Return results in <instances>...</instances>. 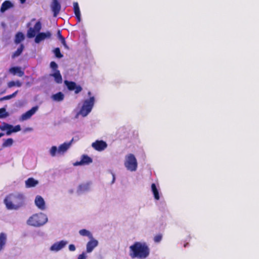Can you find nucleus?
I'll return each instance as SVG.
<instances>
[{
    "label": "nucleus",
    "mask_w": 259,
    "mask_h": 259,
    "mask_svg": "<svg viewBox=\"0 0 259 259\" xmlns=\"http://www.w3.org/2000/svg\"><path fill=\"white\" fill-rule=\"evenodd\" d=\"M151 190L154 195V198L157 200H159L160 198L159 192L154 183H152L151 185Z\"/></svg>",
    "instance_id": "26"
},
{
    "label": "nucleus",
    "mask_w": 259,
    "mask_h": 259,
    "mask_svg": "<svg viewBox=\"0 0 259 259\" xmlns=\"http://www.w3.org/2000/svg\"><path fill=\"white\" fill-rule=\"evenodd\" d=\"M21 130V127L20 125H17L15 126L12 125V128H11V131H7L6 132V135L9 136L12 133H15L19 132Z\"/></svg>",
    "instance_id": "30"
},
{
    "label": "nucleus",
    "mask_w": 259,
    "mask_h": 259,
    "mask_svg": "<svg viewBox=\"0 0 259 259\" xmlns=\"http://www.w3.org/2000/svg\"><path fill=\"white\" fill-rule=\"evenodd\" d=\"M64 83L70 91H74L75 94H78L82 90V88L79 85H77L74 81L65 80Z\"/></svg>",
    "instance_id": "6"
},
{
    "label": "nucleus",
    "mask_w": 259,
    "mask_h": 259,
    "mask_svg": "<svg viewBox=\"0 0 259 259\" xmlns=\"http://www.w3.org/2000/svg\"><path fill=\"white\" fill-rule=\"evenodd\" d=\"M50 67L51 68L55 71V72L57 70L58 65L54 61H52L50 63Z\"/></svg>",
    "instance_id": "35"
},
{
    "label": "nucleus",
    "mask_w": 259,
    "mask_h": 259,
    "mask_svg": "<svg viewBox=\"0 0 259 259\" xmlns=\"http://www.w3.org/2000/svg\"><path fill=\"white\" fill-rule=\"evenodd\" d=\"M60 40H61V43L62 44V45L65 47V48H66L67 49H69V47H68V46L67 45V44L66 43V41H65V38L64 37L62 38V39H60Z\"/></svg>",
    "instance_id": "37"
},
{
    "label": "nucleus",
    "mask_w": 259,
    "mask_h": 259,
    "mask_svg": "<svg viewBox=\"0 0 259 259\" xmlns=\"http://www.w3.org/2000/svg\"><path fill=\"white\" fill-rule=\"evenodd\" d=\"M79 233L80 235L83 236H88L90 239H92L93 235L88 230L86 229H81L79 231Z\"/></svg>",
    "instance_id": "28"
},
{
    "label": "nucleus",
    "mask_w": 259,
    "mask_h": 259,
    "mask_svg": "<svg viewBox=\"0 0 259 259\" xmlns=\"http://www.w3.org/2000/svg\"><path fill=\"white\" fill-rule=\"evenodd\" d=\"M13 140L12 138H8L5 140L2 144L3 148L11 147L13 144Z\"/></svg>",
    "instance_id": "29"
},
{
    "label": "nucleus",
    "mask_w": 259,
    "mask_h": 259,
    "mask_svg": "<svg viewBox=\"0 0 259 259\" xmlns=\"http://www.w3.org/2000/svg\"><path fill=\"white\" fill-rule=\"evenodd\" d=\"M21 85H22V83L20 81L17 80L16 81H15V86H17L18 87H20Z\"/></svg>",
    "instance_id": "42"
},
{
    "label": "nucleus",
    "mask_w": 259,
    "mask_h": 259,
    "mask_svg": "<svg viewBox=\"0 0 259 259\" xmlns=\"http://www.w3.org/2000/svg\"><path fill=\"white\" fill-rule=\"evenodd\" d=\"M9 114L5 108H0V118H4L9 116Z\"/></svg>",
    "instance_id": "31"
},
{
    "label": "nucleus",
    "mask_w": 259,
    "mask_h": 259,
    "mask_svg": "<svg viewBox=\"0 0 259 259\" xmlns=\"http://www.w3.org/2000/svg\"><path fill=\"white\" fill-rule=\"evenodd\" d=\"M75 246L73 244H70L69 245V249L70 251H73L75 250Z\"/></svg>",
    "instance_id": "41"
},
{
    "label": "nucleus",
    "mask_w": 259,
    "mask_h": 259,
    "mask_svg": "<svg viewBox=\"0 0 259 259\" xmlns=\"http://www.w3.org/2000/svg\"><path fill=\"white\" fill-rule=\"evenodd\" d=\"M52 99L57 102H60L64 100V95L61 92H59L52 96Z\"/></svg>",
    "instance_id": "21"
},
{
    "label": "nucleus",
    "mask_w": 259,
    "mask_h": 259,
    "mask_svg": "<svg viewBox=\"0 0 259 259\" xmlns=\"http://www.w3.org/2000/svg\"><path fill=\"white\" fill-rule=\"evenodd\" d=\"M73 10L74 13L75 15V16L77 19L78 22L80 21V12L79 10V7L78 4L77 2H75L73 3Z\"/></svg>",
    "instance_id": "19"
},
{
    "label": "nucleus",
    "mask_w": 259,
    "mask_h": 259,
    "mask_svg": "<svg viewBox=\"0 0 259 259\" xmlns=\"http://www.w3.org/2000/svg\"><path fill=\"white\" fill-rule=\"evenodd\" d=\"M98 244V242L97 240L92 238V239H90V241H89L87 244V252H92L94 248H95Z\"/></svg>",
    "instance_id": "14"
},
{
    "label": "nucleus",
    "mask_w": 259,
    "mask_h": 259,
    "mask_svg": "<svg viewBox=\"0 0 259 259\" xmlns=\"http://www.w3.org/2000/svg\"><path fill=\"white\" fill-rule=\"evenodd\" d=\"M14 86H15V81H11L8 83V87L10 88Z\"/></svg>",
    "instance_id": "38"
},
{
    "label": "nucleus",
    "mask_w": 259,
    "mask_h": 259,
    "mask_svg": "<svg viewBox=\"0 0 259 259\" xmlns=\"http://www.w3.org/2000/svg\"><path fill=\"white\" fill-rule=\"evenodd\" d=\"M95 103V98L92 96L89 99L84 100L79 111V114L82 116H86L92 110Z\"/></svg>",
    "instance_id": "4"
},
{
    "label": "nucleus",
    "mask_w": 259,
    "mask_h": 259,
    "mask_svg": "<svg viewBox=\"0 0 259 259\" xmlns=\"http://www.w3.org/2000/svg\"><path fill=\"white\" fill-rule=\"evenodd\" d=\"M55 56L58 58H61L63 57V55L61 53L60 50L59 48H56L54 51Z\"/></svg>",
    "instance_id": "33"
},
{
    "label": "nucleus",
    "mask_w": 259,
    "mask_h": 259,
    "mask_svg": "<svg viewBox=\"0 0 259 259\" xmlns=\"http://www.w3.org/2000/svg\"><path fill=\"white\" fill-rule=\"evenodd\" d=\"M48 221V218L43 213H36L30 217L27 220L29 225L39 227L44 225Z\"/></svg>",
    "instance_id": "3"
},
{
    "label": "nucleus",
    "mask_w": 259,
    "mask_h": 259,
    "mask_svg": "<svg viewBox=\"0 0 259 259\" xmlns=\"http://www.w3.org/2000/svg\"><path fill=\"white\" fill-rule=\"evenodd\" d=\"M51 35L52 34L50 31L39 33L35 36V42L37 44H38L46 38H51Z\"/></svg>",
    "instance_id": "10"
},
{
    "label": "nucleus",
    "mask_w": 259,
    "mask_h": 259,
    "mask_svg": "<svg viewBox=\"0 0 259 259\" xmlns=\"http://www.w3.org/2000/svg\"><path fill=\"white\" fill-rule=\"evenodd\" d=\"M21 4H24L25 3L26 0H19Z\"/></svg>",
    "instance_id": "46"
},
{
    "label": "nucleus",
    "mask_w": 259,
    "mask_h": 259,
    "mask_svg": "<svg viewBox=\"0 0 259 259\" xmlns=\"http://www.w3.org/2000/svg\"><path fill=\"white\" fill-rule=\"evenodd\" d=\"M91 92L90 91L88 92V95L89 96H90L91 97Z\"/></svg>",
    "instance_id": "48"
},
{
    "label": "nucleus",
    "mask_w": 259,
    "mask_h": 259,
    "mask_svg": "<svg viewBox=\"0 0 259 259\" xmlns=\"http://www.w3.org/2000/svg\"><path fill=\"white\" fill-rule=\"evenodd\" d=\"M5 135L4 133H0V138L1 137H2L3 136H4Z\"/></svg>",
    "instance_id": "47"
},
{
    "label": "nucleus",
    "mask_w": 259,
    "mask_h": 259,
    "mask_svg": "<svg viewBox=\"0 0 259 259\" xmlns=\"http://www.w3.org/2000/svg\"><path fill=\"white\" fill-rule=\"evenodd\" d=\"M90 189V185L88 183L82 184L79 185L77 188V192L79 193H82L85 191H87Z\"/></svg>",
    "instance_id": "25"
},
{
    "label": "nucleus",
    "mask_w": 259,
    "mask_h": 259,
    "mask_svg": "<svg viewBox=\"0 0 259 259\" xmlns=\"http://www.w3.org/2000/svg\"><path fill=\"white\" fill-rule=\"evenodd\" d=\"M50 154L52 156L54 157L56 155L57 152H58V149L56 146H52L50 149Z\"/></svg>",
    "instance_id": "34"
},
{
    "label": "nucleus",
    "mask_w": 259,
    "mask_h": 259,
    "mask_svg": "<svg viewBox=\"0 0 259 259\" xmlns=\"http://www.w3.org/2000/svg\"><path fill=\"white\" fill-rule=\"evenodd\" d=\"M41 29V23L40 21H37L33 28L30 27L27 32V36L28 38H33L34 37L36 33L39 32V31Z\"/></svg>",
    "instance_id": "7"
},
{
    "label": "nucleus",
    "mask_w": 259,
    "mask_h": 259,
    "mask_svg": "<svg viewBox=\"0 0 259 259\" xmlns=\"http://www.w3.org/2000/svg\"><path fill=\"white\" fill-rule=\"evenodd\" d=\"M18 92V91H17L15 92L14 93H13L12 94L10 95L11 98H12L15 97L16 96V95L17 94Z\"/></svg>",
    "instance_id": "44"
},
{
    "label": "nucleus",
    "mask_w": 259,
    "mask_h": 259,
    "mask_svg": "<svg viewBox=\"0 0 259 259\" xmlns=\"http://www.w3.org/2000/svg\"><path fill=\"white\" fill-rule=\"evenodd\" d=\"M73 138H74L73 141H77L79 139V136H76V137H74Z\"/></svg>",
    "instance_id": "45"
},
{
    "label": "nucleus",
    "mask_w": 259,
    "mask_h": 259,
    "mask_svg": "<svg viewBox=\"0 0 259 259\" xmlns=\"http://www.w3.org/2000/svg\"><path fill=\"white\" fill-rule=\"evenodd\" d=\"M57 35L60 39H62V38H64V37L62 35L61 31L60 30L58 31Z\"/></svg>",
    "instance_id": "43"
},
{
    "label": "nucleus",
    "mask_w": 259,
    "mask_h": 259,
    "mask_svg": "<svg viewBox=\"0 0 259 259\" xmlns=\"http://www.w3.org/2000/svg\"><path fill=\"white\" fill-rule=\"evenodd\" d=\"M124 165L128 170L131 171L136 170L138 166V163L134 154H129L126 156Z\"/></svg>",
    "instance_id": "5"
},
{
    "label": "nucleus",
    "mask_w": 259,
    "mask_h": 259,
    "mask_svg": "<svg viewBox=\"0 0 259 259\" xmlns=\"http://www.w3.org/2000/svg\"><path fill=\"white\" fill-rule=\"evenodd\" d=\"M7 241V236L4 233H0V251L4 247Z\"/></svg>",
    "instance_id": "23"
},
{
    "label": "nucleus",
    "mask_w": 259,
    "mask_h": 259,
    "mask_svg": "<svg viewBox=\"0 0 259 259\" xmlns=\"http://www.w3.org/2000/svg\"><path fill=\"white\" fill-rule=\"evenodd\" d=\"M92 146L96 150L102 151L107 148V144L103 140H96L92 143Z\"/></svg>",
    "instance_id": "8"
},
{
    "label": "nucleus",
    "mask_w": 259,
    "mask_h": 259,
    "mask_svg": "<svg viewBox=\"0 0 259 259\" xmlns=\"http://www.w3.org/2000/svg\"><path fill=\"white\" fill-rule=\"evenodd\" d=\"M114 180H115V177H114V175H113V181H112V183H113V182H114Z\"/></svg>",
    "instance_id": "49"
},
{
    "label": "nucleus",
    "mask_w": 259,
    "mask_h": 259,
    "mask_svg": "<svg viewBox=\"0 0 259 259\" xmlns=\"http://www.w3.org/2000/svg\"><path fill=\"white\" fill-rule=\"evenodd\" d=\"M38 184V181L33 178H29L25 181L26 188L34 187Z\"/></svg>",
    "instance_id": "18"
},
{
    "label": "nucleus",
    "mask_w": 259,
    "mask_h": 259,
    "mask_svg": "<svg viewBox=\"0 0 259 259\" xmlns=\"http://www.w3.org/2000/svg\"><path fill=\"white\" fill-rule=\"evenodd\" d=\"M74 138H72L71 140L68 143H64L63 144L60 145L58 149V153H64L66 152L69 148L71 143L73 142Z\"/></svg>",
    "instance_id": "15"
},
{
    "label": "nucleus",
    "mask_w": 259,
    "mask_h": 259,
    "mask_svg": "<svg viewBox=\"0 0 259 259\" xmlns=\"http://www.w3.org/2000/svg\"><path fill=\"white\" fill-rule=\"evenodd\" d=\"M51 10L53 13V16L56 17L58 16L61 10V4L58 0H52L51 5Z\"/></svg>",
    "instance_id": "9"
},
{
    "label": "nucleus",
    "mask_w": 259,
    "mask_h": 259,
    "mask_svg": "<svg viewBox=\"0 0 259 259\" xmlns=\"http://www.w3.org/2000/svg\"><path fill=\"white\" fill-rule=\"evenodd\" d=\"M37 109V106L33 107L30 110L27 111L21 116L20 120L24 121L29 119L35 113Z\"/></svg>",
    "instance_id": "11"
},
{
    "label": "nucleus",
    "mask_w": 259,
    "mask_h": 259,
    "mask_svg": "<svg viewBox=\"0 0 259 259\" xmlns=\"http://www.w3.org/2000/svg\"><path fill=\"white\" fill-rule=\"evenodd\" d=\"M162 239V235L160 234L157 235L154 238V240L155 242H159Z\"/></svg>",
    "instance_id": "36"
},
{
    "label": "nucleus",
    "mask_w": 259,
    "mask_h": 259,
    "mask_svg": "<svg viewBox=\"0 0 259 259\" xmlns=\"http://www.w3.org/2000/svg\"><path fill=\"white\" fill-rule=\"evenodd\" d=\"M4 202L8 209L17 210L24 205L25 197L21 193H11L5 197Z\"/></svg>",
    "instance_id": "1"
},
{
    "label": "nucleus",
    "mask_w": 259,
    "mask_h": 259,
    "mask_svg": "<svg viewBox=\"0 0 259 259\" xmlns=\"http://www.w3.org/2000/svg\"><path fill=\"white\" fill-rule=\"evenodd\" d=\"M86 257L87 256L85 254L84 252H83L78 255L77 259H85Z\"/></svg>",
    "instance_id": "39"
},
{
    "label": "nucleus",
    "mask_w": 259,
    "mask_h": 259,
    "mask_svg": "<svg viewBox=\"0 0 259 259\" xmlns=\"http://www.w3.org/2000/svg\"><path fill=\"white\" fill-rule=\"evenodd\" d=\"M50 75L54 77L55 81L56 83H61L62 82V77L59 70H56L54 73L51 74Z\"/></svg>",
    "instance_id": "20"
},
{
    "label": "nucleus",
    "mask_w": 259,
    "mask_h": 259,
    "mask_svg": "<svg viewBox=\"0 0 259 259\" xmlns=\"http://www.w3.org/2000/svg\"><path fill=\"white\" fill-rule=\"evenodd\" d=\"M10 99H11V97H10V95H8V96L3 97L2 98H0V101H3L4 100H9Z\"/></svg>",
    "instance_id": "40"
},
{
    "label": "nucleus",
    "mask_w": 259,
    "mask_h": 259,
    "mask_svg": "<svg viewBox=\"0 0 259 259\" xmlns=\"http://www.w3.org/2000/svg\"><path fill=\"white\" fill-rule=\"evenodd\" d=\"M25 38L24 35L21 32H17L15 35L14 42L16 44H18L22 41Z\"/></svg>",
    "instance_id": "24"
},
{
    "label": "nucleus",
    "mask_w": 259,
    "mask_h": 259,
    "mask_svg": "<svg viewBox=\"0 0 259 259\" xmlns=\"http://www.w3.org/2000/svg\"><path fill=\"white\" fill-rule=\"evenodd\" d=\"M149 252V248L145 243L136 242L130 247V255L132 258H145Z\"/></svg>",
    "instance_id": "2"
},
{
    "label": "nucleus",
    "mask_w": 259,
    "mask_h": 259,
    "mask_svg": "<svg viewBox=\"0 0 259 259\" xmlns=\"http://www.w3.org/2000/svg\"><path fill=\"white\" fill-rule=\"evenodd\" d=\"M13 6L12 4L9 1H6L3 3L1 7V12H4L8 9L11 8Z\"/></svg>",
    "instance_id": "22"
},
{
    "label": "nucleus",
    "mask_w": 259,
    "mask_h": 259,
    "mask_svg": "<svg viewBox=\"0 0 259 259\" xmlns=\"http://www.w3.org/2000/svg\"><path fill=\"white\" fill-rule=\"evenodd\" d=\"M24 49V46L23 44H21L20 47L17 49V50L13 54L12 57V58H15L19 56H20L23 50Z\"/></svg>",
    "instance_id": "27"
},
{
    "label": "nucleus",
    "mask_w": 259,
    "mask_h": 259,
    "mask_svg": "<svg viewBox=\"0 0 259 259\" xmlns=\"http://www.w3.org/2000/svg\"><path fill=\"white\" fill-rule=\"evenodd\" d=\"M12 128V125L9 124L8 123H4V124L0 126V129L2 131L7 130V131H11V128Z\"/></svg>",
    "instance_id": "32"
},
{
    "label": "nucleus",
    "mask_w": 259,
    "mask_h": 259,
    "mask_svg": "<svg viewBox=\"0 0 259 259\" xmlns=\"http://www.w3.org/2000/svg\"><path fill=\"white\" fill-rule=\"evenodd\" d=\"M9 72L13 75H17L19 77H22L24 74V72L19 67H11L9 69Z\"/></svg>",
    "instance_id": "17"
},
{
    "label": "nucleus",
    "mask_w": 259,
    "mask_h": 259,
    "mask_svg": "<svg viewBox=\"0 0 259 259\" xmlns=\"http://www.w3.org/2000/svg\"><path fill=\"white\" fill-rule=\"evenodd\" d=\"M67 244V241L61 240L59 242L55 243L52 245L50 249L52 251H58L64 248Z\"/></svg>",
    "instance_id": "12"
},
{
    "label": "nucleus",
    "mask_w": 259,
    "mask_h": 259,
    "mask_svg": "<svg viewBox=\"0 0 259 259\" xmlns=\"http://www.w3.org/2000/svg\"><path fill=\"white\" fill-rule=\"evenodd\" d=\"M35 204L36 206L40 210H44L46 208L45 202L43 198L37 195L35 199Z\"/></svg>",
    "instance_id": "13"
},
{
    "label": "nucleus",
    "mask_w": 259,
    "mask_h": 259,
    "mask_svg": "<svg viewBox=\"0 0 259 259\" xmlns=\"http://www.w3.org/2000/svg\"><path fill=\"white\" fill-rule=\"evenodd\" d=\"M93 161L92 159L87 155H83L79 162H76L75 165L89 164Z\"/></svg>",
    "instance_id": "16"
}]
</instances>
